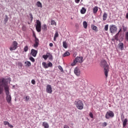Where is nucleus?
<instances>
[{
  "label": "nucleus",
  "mask_w": 128,
  "mask_h": 128,
  "mask_svg": "<svg viewBox=\"0 0 128 128\" xmlns=\"http://www.w3.org/2000/svg\"><path fill=\"white\" fill-rule=\"evenodd\" d=\"M48 54H50V52L46 53V55H43L42 58H44L45 60H48Z\"/></svg>",
  "instance_id": "20"
},
{
  "label": "nucleus",
  "mask_w": 128,
  "mask_h": 128,
  "mask_svg": "<svg viewBox=\"0 0 128 128\" xmlns=\"http://www.w3.org/2000/svg\"><path fill=\"white\" fill-rule=\"evenodd\" d=\"M104 30L106 32H108V24H106L104 26Z\"/></svg>",
  "instance_id": "31"
},
{
  "label": "nucleus",
  "mask_w": 128,
  "mask_h": 128,
  "mask_svg": "<svg viewBox=\"0 0 128 128\" xmlns=\"http://www.w3.org/2000/svg\"><path fill=\"white\" fill-rule=\"evenodd\" d=\"M83 62L84 58L82 56H77L74 60V62L71 64V66H74L75 64H76V62H80V64H82V62Z\"/></svg>",
  "instance_id": "5"
},
{
  "label": "nucleus",
  "mask_w": 128,
  "mask_h": 128,
  "mask_svg": "<svg viewBox=\"0 0 128 128\" xmlns=\"http://www.w3.org/2000/svg\"><path fill=\"white\" fill-rule=\"evenodd\" d=\"M98 6L94 7L93 8L94 14H96V12H98Z\"/></svg>",
  "instance_id": "22"
},
{
  "label": "nucleus",
  "mask_w": 128,
  "mask_h": 128,
  "mask_svg": "<svg viewBox=\"0 0 128 128\" xmlns=\"http://www.w3.org/2000/svg\"><path fill=\"white\" fill-rule=\"evenodd\" d=\"M31 82L32 84H36V80H32Z\"/></svg>",
  "instance_id": "41"
},
{
  "label": "nucleus",
  "mask_w": 128,
  "mask_h": 128,
  "mask_svg": "<svg viewBox=\"0 0 128 128\" xmlns=\"http://www.w3.org/2000/svg\"><path fill=\"white\" fill-rule=\"evenodd\" d=\"M29 60H30L32 62H36L34 58L32 56H30Z\"/></svg>",
  "instance_id": "32"
},
{
  "label": "nucleus",
  "mask_w": 128,
  "mask_h": 128,
  "mask_svg": "<svg viewBox=\"0 0 128 128\" xmlns=\"http://www.w3.org/2000/svg\"><path fill=\"white\" fill-rule=\"evenodd\" d=\"M54 42H56V37H54Z\"/></svg>",
  "instance_id": "50"
},
{
  "label": "nucleus",
  "mask_w": 128,
  "mask_h": 128,
  "mask_svg": "<svg viewBox=\"0 0 128 128\" xmlns=\"http://www.w3.org/2000/svg\"><path fill=\"white\" fill-rule=\"evenodd\" d=\"M42 126H44V128H50V125H48V122H42Z\"/></svg>",
  "instance_id": "16"
},
{
  "label": "nucleus",
  "mask_w": 128,
  "mask_h": 128,
  "mask_svg": "<svg viewBox=\"0 0 128 128\" xmlns=\"http://www.w3.org/2000/svg\"><path fill=\"white\" fill-rule=\"evenodd\" d=\"M114 114L112 110H109L106 112L105 118L106 120H109L110 118H114Z\"/></svg>",
  "instance_id": "8"
},
{
  "label": "nucleus",
  "mask_w": 128,
  "mask_h": 128,
  "mask_svg": "<svg viewBox=\"0 0 128 128\" xmlns=\"http://www.w3.org/2000/svg\"><path fill=\"white\" fill-rule=\"evenodd\" d=\"M114 39H112V41H114Z\"/></svg>",
  "instance_id": "53"
},
{
  "label": "nucleus",
  "mask_w": 128,
  "mask_h": 128,
  "mask_svg": "<svg viewBox=\"0 0 128 128\" xmlns=\"http://www.w3.org/2000/svg\"><path fill=\"white\" fill-rule=\"evenodd\" d=\"M74 74H75L76 76H78L80 74V69H78V68H76L74 70Z\"/></svg>",
  "instance_id": "13"
},
{
  "label": "nucleus",
  "mask_w": 128,
  "mask_h": 128,
  "mask_svg": "<svg viewBox=\"0 0 128 128\" xmlns=\"http://www.w3.org/2000/svg\"><path fill=\"white\" fill-rule=\"evenodd\" d=\"M64 128H70V126H68L67 125H64Z\"/></svg>",
  "instance_id": "48"
},
{
  "label": "nucleus",
  "mask_w": 128,
  "mask_h": 128,
  "mask_svg": "<svg viewBox=\"0 0 128 128\" xmlns=\"http://www.w3.org/2000/svg\"><path fill=\"white\" fill-rule=\"evenodd\" d=\"M49 46H50L52 47V46H54V44H52V43H50V44H49Z\"/></svg>",
  "instance_id": "49"
},
{
  "label": "nucleus",
  "mask_w": 128,
  "mask_h": 128,
  "mask_svg": "<svg viewBox=\"0 0 128 128\" xmlns=\"http://www.w3.org/2000/svg\"><path fill=\"white\" fill-rule=\"evenodd\" d=\"M36 6H37L38 8H42V5L40 1L37 2Z\"/></svg>",
  "instance_id": "21"
},
{
  "label": "nucleus",
  "mask_w": 128,
  "mask_h": 128,
  "mask_svg": "<svg viewBox=\"0 0 128 128\" xmlns=\"http://www.w3.org/2000/svg\"><path fill=\"white\" fill-rule=\"evenodd\" d=\"M58 68H59V70L62 72H64V69H62V66H58Z\"/></svg>",
  "instance_id": "36"
},
{
  "label": "nucleus",
  "mask_w": 128,
  "mask_h": 128,
  "mask_svg": "<svg viewBox=\"0 0 128 128\" xmlns=\"http://www.w3.org/2000/svg\"><path fill=\"white\" fill-rule=\"evenodd\" d=\"M31 54L32 56H34V58H36V54H38V50L34 49H32Z\"/></svg>",
  "instance_id": "12"
},
{
  "label": "nucleus",
  "mask_w": 128,
  "mask_h": 128,
  "mask_svg": "<svg viewBox=\"0 0 128 128\" xmlns=\"http://www.w3.org/2000/svg\"><path fill=\"white\" fill-rule=\"evenodd\" d=\"M86 12V10L84 8H82L80 10V13L82 14H84V13Z\"/></svg>",
  "instance_id": "18"
},
{
  "label": "nucleus",
  "mask_w": 128,
  "mask_h": 128,
  "mask_svg": "<svg viewBox=\"0 0 128 128\" xmlns=\"http://www.w3.org/2000/svg\"><path fill=\"white\" fill-rule=\"evenodd\" d=\"M28 50V46H25L24 48V52H26Z\"/></svg>",
  "instance_id": "34"
},
{
  "label": "nucleus",
  "mask_w": 128,
  "mask_h": 128,
  "mask_svg": "<svg viewBox=\"0 0 128 128\" xmlns=\"http://www.w3.org/2000/svg\"><path fill=\"white\" fill-rule=\"evenodd\" d=\"M89 116L90 118H94V114H92V113L90 112Z\"/></svg>",
  "instance_id": "40"
},
{
  "label": "nucleus",
  "mask_w": 128,
  "mask_h": 128,
  "mask_svg": "<svg viewBox=\"0 0 128 128\" xmlns=\"http://www.w3.org/2000/svg\"><path fill=\"white\" fill-rule=\"evenodd\" d=\"M100 66L103 68H104V74L106 78L108 76V72H110L108 64L105 60H103L100 62Z\"/></svg>",
  "instance_id": "2"
},
{
  "label": "nucleus",
  "mask_w": 128,
  "mask_h": 128,
  "mask_svg": "<svg viewBox=\"0 0 128 128\" xmlns=\"http://www.w3.org/2000/svg\"><path fill=\"white\" fill-rule=\"evenodd\" d=\"M80 2V0H75V2H76V4H79Z\"/></svg>",
  "instance_id": "47"
},
{
  "label": "nucleus",
  "mask_w": 128,
  "mask_h": 128,
  "mask_svg": "<svg viewBox=\"0 0 128 128\" xmlns=\"http://www.w3.org/2000/svg\"><path fill=\"white\" fill-rule=\"evenodd\" d=\"M8 17L7 15H6V18L4 19L5 22H8Z\"/></svg>",
  "instance_id": "38"
},
{
  "label": "nucleus",
  "mask_w": 128,
  "mask_h": 128,
  "mask_svg": "<svg viewBox=\"0 0 128 128\" xmlns=\"http://www.w3.org/2000/svg\"><path fill=\"white\" fill-rule=\"evenodd\" d=\"M122 28H123V30L124 32H126V30H127V28L126 27L124 26H122Z\"/></svg>",
  "instance_id": "42"
},
{
  "label": "nucleus",
  "mask_w": 128,
  "mask_h": 128,
  "mask_svg": "<svg viewBox=\"0 0 128 128\" xmlns=\"http://www.w3.org/2000/svg\"><path fill=\"white\" fill-rule=\"evenodd\" d=\"M83 26L84 28H88V22L86 21L83 22Z\"/></svg>",
  "instance_id": "26"
},
{
  "label": "nucleus",
  "mask_w": 128,
  "mask_h": 128,
  "mask_svg": "<svg viewBox=\"0 0 128 128\" xmlns=\"http://www.w3.org/2000/svg\"><path fill=\"white\" fill-rule=\"evenodd\" d=\"M118 30V27L116 25L112 24L110 26V34H116Z\"/></svg>",
  "instance_id": "7"
},
{
  "label": "nucleus",
  "mask_w": 128,
  "mask_h": 128,
  "mask_svg": "<svg viewBox=\"0 0 128 128\" xmlns=\"http://www.w3.org/2000/svg\"><path fill=\"white\" fill-rule=\"evenodd\" d=\"M4 90H10V86L6 83V80L4 78H2L0 79V94H2L4 92Z\"/></svg>",
  "instance_id": "1"
},
{
  "label": "nucleus",
  "mask_w": 128,
  "mask_h": 128,
  "mask_svg": "<svg viewBox=\"0 0 128 128\" xmlns=\"http://www.w3.org/2000/svg\"><path fill=\"white\" fill-rule=\"evenodd\" d=\"M62 44L63 48H68V44H66V41H64Z\"/></svg>",
  "instance_id": "23"
},
{
  "label": "nucleus",
  "mask_w": 128,
  "mask_h": 128,
  "mask_svg": "<svg viewBox=\"0 0 128 128\" xmlns=\"http://www.w3.org/2000/svg\"><path fill=\"white\" fill-rule=\"evenodd\" d=\"M4 126H6V125L8 126V124H10V122H8V121H4Z\"/></svg>",
  "instance_id": "39"
},
{
  "label": "nucleus",
  "mask_w": 128,
  "mask_h": 128,
  "mask_svg": "<svg viewBox=\"0 0 128 128\" xmlns=\"http://www.w3.org/2000/svg\"><path fill=\"white\" fill-rule=\"evenodd\" d=\"M42 28L44 30H48V26H46V24H44Z\"/></svg>",
  "instance_id": "28"
},
{
  "label": "nucleus",
  "mask_w": 128,
  "mask_h": 128,
  "mask_svg": "<svg viewBox=\"0 0 128 128\" xmlns=\"http://www.w3.org/2000/svg\"><path fill=\"white\" fill-rule=\"evenodd\" d=\"M5 93L6 94V100L8 104H12V96L10 93V89L5 90Z\"/></svg>",
  "instance_id": "4"
},
{
  "label": "nucleus",
  "mask_w": 128,
  "mask_h": 128,
  "mask_svg": "<svg viewBox=\"0 0 128 128\" xmlns=\"http://www.w3.org/2000/svg\"><path fill=\"white\" fill-rule=\"evenodd\" d=\"M36 28L38 32H42V23L40 20H36Z\"/></svg>",
  "instance_id": "6"
},
{
  "label": "nucleus",
  "mask_w": 128,
  "mask_h": 128,
  "mask_svg": "<svg viewBox=\"0 0 128 128\" xmlns=\"http://www.w3.org/2000/svg\"><path fill=\"white\" fill-rule=\"evenodd\" d=\"M70 52H66L63 55V56L64 58H66V56H70Z\"/></svg>",
  "instance_id": "27"
},
{
  "label": "nucleus",
  "mask_w": 128,
  "mask_h": 128,
  "mask_svg": "<svg viewBox=\"0 0 128 128\" xmlns=\"http://www.w3.org/2000/svg\"><path fill=\"white\" fill-rule=\"evenodd\" d=\"M54 36L55 38H58V32H56L54 34Z\"/></svg>",
  "instance_id": "43"
},
{
  "label": "nucleus",
  "mask_w": 128,
  "mask_h": 128,
  "mask_svg": "<svg viewBox=\"0 0 128 128\" xmlns=\"http://www.w3.org/2000/svg\"><path fill=\"white\" fill-rule=\"evenodd\" d=\"M34 36H36V34H34Z\"/></svg>",
  "instance_id": "52"
},
{
  "label": "nucleus",
  "mask_w": 128,
  "mask_h": 128,
  "mask_svg": "<svg viewBox=\"0 0 128 128\" xmlns=\"http://www.w3.org/2000/svg\"><path fill=\"white\" fill-rule=\"evenodd\" d=\"M106 18H108V14H106V12H104L102 16L103 22L106 20Z\"/></svg>",
  "instance_id": "15"
},
{
  "label": "nucleus",
  "mask_w": 128,
  "mask_h": 128,
  "mask_svg": "<svg viewBox=\"0 0 128 128\" xmlns=\"http://www.w3.org/2000/svg\"><path fill=\"white\" fill-rule=\"evenodd\" d=\"M91 28L93 30H94L95 32H98V27H96V26L94 25H93V24L91 25Z\"/></svg>",
  "instance_id": "17"
},
{
  "label": "nucleus",
  "mask_w": 128,
  "mask_h": 128,
  "mask_svg": "<svg viewBox=\"0 0 128 128\" xmlns=\"http://www.w3.org/2000/svg\"><path fill=\"white\" fill-rule=\"evenodd\" d=\"M51 24L52 26H56V22L54 20H52Z\"/></svg>",
  "instance_id": "33"
},
{
  "label": "nucleus",
  "mask_w": 128,
  "mask_h": 128,
  "mask_svg": "<svg viewBox=\"0 0 128 128\" xmlns=\"http://www.w3.org/2000/svg\"><path fill=\"white\" fill-rule=\"evenodd\" d=\"M25 64H26V66H32V64L28 61H26Z\"/></svg>",
  "instance_id": "30"
},
{
  "label": "nucleus",
  "mask_w": 128,
  "mask_h": 128,
  "mask_svg": "<svg viewBox=\"0 0 128 128\" xmlns=\"http://www.w3.org/2000/svg\"><path fill=\"white\" fill-rule=\"evenodd\" d=\"M8 126H9V128H14V126L10 124V123H9V124H8Z\"/></svg>",
  "instance_id": "46"
},
{
  "label": "nucleus",
  "mask_w": 128,
  "mask_h": 128,
  "mask_svg": "<svg viewBox=\"0 0 128 128\" xmlns=\"http://www.w3.org/2000/svg\"><path fill=\"white\" fill-rule=\"evenodd\" d=\"M46 92L48 94H52V86L50 84L46 86Z\"/></svg>",
  "instance_id": "11"
},
{
  "label": "nucleus",
  "mask_w": 128,
  "mask_h": 128,
  "mask_svg": "<svg viewBox=\"0 0 128 128\" xmlns=\"http://www.w3.org/2000/svg\"><path fill=\"white\" fill-rule=\"evenodd\" d=\"M48 68H52V63L51 62H49L48 64H47Z\"/></svg>",
  "instance_id": "35"
},
{
  "label": "nucleus",
  "mask_w": 128,
  "mask_h": 128,
  "mask_svg": "<svg viewBox=\"0 0 128 128\" xmlns=\"http://www.w3.org/2000/svg\"><path fill=\"white\" fill-rule=\"evenodd\" d=\"M128 124V119L126 118L124 120L123 122V127L125 128L126 126V124Z\"/></svg>",
  "instance_id": "25"
},
{
  "label": "nucleus",
  "mask_w": 128,
  "mask_h": 128,
  "mask_svg": "<svg viewBox=\"0 0 128 128\" xmlns=\"http://www.w3.org/2000/svg\"><path fill=\"white\" fill-rule=\"evenodd\" d=\"M42 66L44 68H48V64L46 62H43L42 63Z\"/></svg>",
  "instance_id": "24"
},
{
  "label": "nucleus",
  "mask_w": 128,
  "mask_h": 128,
  "mask_svg": "<svg viewBox=\"0 0 128 128\" xmlns=\"http://www.w3.org/2000/svg\"><path fill=\"white\" fill-rule=\"evenodd\" d=\"M74 104L78 110H84V102H82V100L78 99L76 100V101L74 102Z\"/></svg>",
  "instance_id": "3"
},
{
  "label": "nucleus",
  "mask_w": 128,
  "mask_h": 128,
  "mask_svg": "<svg viewBox=\"0 0 128 128\" xmlns=\"http://www.w3.org/2000/svg\"><path fill=\"white\" fill-rule=\"evenodd\" d=\"M120 32H122V29H120L118 32L115 35L114 40H118V36H120Z\"/></svg>",
  "instance_id": "14"
},
{
  "label": "nucleus",
  "mask_w": 128,
  "mask_h": 128,
  "mask_svg": "<svg viewBox=\"0 0 128 128\" xmlns=\"http://www.w3.org/2000/svg\"><path fill=\"white\" fill-rule=\"evenodd\" d=\"M30 100V96H26L25 98V102H28Z\"/></svg>",
  "instance_id": "37"
},
{
  "label": "nucleus",
  "mask_w": 128,
  "mask_h": 128,
  "mask_svg": "<svg viewBox=\"0 0 128 128\" xmlns=\"http://www.w3.org/2000/svg\"><path fill=\"white\" fill-rule=\"evenodd\" d=\"M12 79L10 78H9V80H10Z\"/></svg>",
  "instance_id": "51"
},
{
  "label": "nucleus",
  "mask_w": 128,
  "mask_h": 128,
  "mask_svg": "<svg viewBox=\"0 0 128 128\" xmlns=\"http://www.w3.org/2000/svg\"><path fill=\"white\" fill-rule=\"evenodd\" d=\"M18 42H16V41L13 42L12 46L10 48V50H11V52H12V50H16L18 48Z\"/></svg>",
  "instance_id": "9"
},
{
  "label": "nucleus",
  "mask_w": 128,
  "mask_h": 128,
  "mask_svg": "<svg viewBox=\"0 0 128 128\" xmlns=\"http://www.w3.org/2000/svg\"><path fill=\"white\" fill-rule=\"evenodd\" d=\"M48 58L50 60H52V55L50 53L48 54Z\"/></svg>",
  "instance_id": "29"
},
{
  "label": "nucleus",
  "mask_w": 128,
  "mask_h": 128,
  "mask_svg": "<svg viewBox=\"0 0 128 128\" xmlns=\"http://www.w3.org/2000/svg\"><path fill=\"white\" fill-rule=\"evenodd\" d=\"M34 38H35V40H34L35 43L34 44V48H36L38 46L40 40H38V38H36V36H34Z\"/></svg>",
  "instance_id": "10"
},
{
  "label": "nucleus",
  "mask_w": 128,
  "mask_h": 128,
  "mask_svg": "<svg viewBox=\"0 0 128 128\" xmlns=\"http://www.w3.org/2000/svg\"><path fill=\"white\" fill-rule=\"evenodd\" d=\"M30 20H34V17L32 16V14H30Z\"/></svg>",
  "instance_id": "45"
},
{
  "label": "nucleus",
  "mask_w": 128,
  "mask_h": 128,
  "mask_svg": "<svg viewBox=\"0 0 128 128\" xmlns=\"http://www.w3.org/2000/svg\"><path fill=\"white\" fill-rule=\"evenodd\" d=\"M108 124H106V122H104V123H102V126H106Z\"/></svg>",
  "instance_id": "44"
},
{
  "label": "nucleus",
  "mask_w": 128,
  "mask_h": 128,
  "mask_svg": "<svg viewBox=\"0 0 128 128\" xmlns=\"http://www.w3.org/2000/svg\"><path fill=\"white\" fill-rule=\"evenodd\" d=\"M119 48L121 50H124V43L120 42L118 44Z\"/></svg>",
  "instance_id": "19"
}]
</instances>
